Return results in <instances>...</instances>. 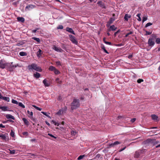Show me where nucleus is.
Wrapping results in <instances>:
<instances>
[{"instance_id": "nucleus-1", "label": "nucleus", "mask_w": 160, "mask_h": 160, "mask_svg": "<svg viewBox=\"0 0 160 160\" xmlns=\"http://www.w3.org/2000/svg\"><path fill=\"white\" fill-rule=\"evenodd\" d=\"M71 109L72 110L76 109L80 106L79 101L78 99H74L71 104Z\"/></svg>"}, {"instance_id": "nucleus-2", "label": "nucleus", "mask_w": 160, "mask_h": 160, "mask_svg": "<svg viewBox=\"0 0 160 160\" xmlns=\"http://www.w3.org/2000/svg\"><path fill=\"white\" fill-rule=\"evenodd\" d=\"M31 69L38 72H41L42 71L41 68L35 63H32L31 64Z\"/></svg>"}, {"instance_id": "nucleus-3", "label": "nucleus", "mask_w": 160, "mask_h": 160, "mask_svg": "<svg viewBox=\"0 0 160 160\" xmlns=\"http://www.w3.org/2000/svg\"><path fill=\"white\" fill-rule=\"evenodd\" d=\"M144 142L145 144L151 143L153 144V145H155L159 143V142L156 141L155 139H147L144 141Z\"/></svg>"}, {"instance_id": "nucleus-4", "label": "nucleus", "mask_w": 160, "mask_h": 160, "mask_svg": "<svg viewBox=\"0 0 160 160\" xmlns=\"http://www.w3.org/2000/svg\"><path fill=\"white\" fill-rule=\"evenodd\" d=\"M69 37L70 38V40L72 42L75 44L77 45L78 44V41L72 35H70Z\"/></svg>"}, {"instance_id": "nucleus-5", "label": "nucleus", "mask_w": 160, "mask_h": 160, "mask_svg": "<svg viewBox=\"0 0 160 160\" xmlns=\"http://www.w3.org/2000/svg\"><path fill=\"white\" fill-rule=\"evenodd\" d=\"M143 151L141 150H138L135 152L134 155V157L136 158H138L141 154L142 153Z\"/></svg>"}, {"instance_id": "nucleus-6", "label": "nucleus", "mask_w": 160, "mask_h": 160, "mask_svg": "<svg viewBox=\"0 0 160 160\" xmlns=\"http://www.w3.org/2000/svg\"><path fill=\"white\" fill-rule=\"evenodd\" d=\"M7 63H6L5 61L3 60H1L0 61V68L4 69L5 68L6 66L7 65Z\"/></svg>"}, {"instance_id": "nucleus-7", "label": "nucleus", "mask_w": 160, "mask_h": 160, "mask_svg": "<svg viewBox=\"0 0 160 160\" xmlns=\"http://www.w3.org/2000/svg\"><path fill=\"white\" fill-rule=\"evenodd\" d=\"M53 49L58 52H62L63 50L60 48L57 47L55 45H53L52 47Z\"/></svg>"}, {"instance_id": "nucleus-8", "label": "nucleus", "mask_w": 160, "mask_h": 160, "mask_svg": "<svg viewBox=\"0 0 160 160\" xmlns=\"http://www.w3.org/2000/svg\"><path fill=\"white\" fill-rule=\"evenodd\" d=\"M157 38V36L156 34H152L151 35L150 37L149 38V39H150L151 40L154 41L155 40H156Z\"/></svg>"}, {"instance_id": "nucleus-9", "label": "nucleus", "mask_w": 160, "mask_h": 160, "mask_svg": "<svg viewBox=\"0 0 160 160\" xmlns=\"http://www.w3.org/2000/svg\"><path fill=\"white\" fill-rule=\"evenodd\" d=\"M155 43L154 41L148 39V44L149 46L151 47L153 46L154 45Z\"/></svg>"}, {"instance_id": "nucleus-10", "label": "nucleus", "mask_w": 160, "mask_h": 160, "mask_svg": "<svg viewBox=\"0 0 160 160\" xmlns=\"http://www.w3.org/2000/svg\"><path fill=\"white\" fill-rule=\"evenodd\" d=\"M97 4L102 8H105V7L103 2L101 1H99L97 2Z\"/></svg>"}, {"instance_id": "nucleus-11", "label": "nucleus", "mask_w": 160, "mask_h": 160, "mask_svg": "<svg viewBox=\"0 0 160 160\" xmlns=\"http://www.w3.org/2000/svg\"><path fill=\"white\" fill-rule=\"evenodd\" d=\"M66 30L67 31L73 34H75V33L74 32V31L73 30V29L71 28L67 27L66 28Z\"/></svg>"}, {"instance_id": "nucleus-12", "label": "nucleus", "mask_w": 160, "mask_h": 160, "mask_svg": "<svg viewBox=\"0 0 160 160\" xmlns=\"http://www.w3.org/2000/svg\"><path fill=\"white\" fill-rule=\"evenodd\" d=\"M5 117H6V118L7 119H12L13 120H15V118H14V117L10 115V114H6V115H5Z\"/></svg>"}, {"instance_id": "nucleus-13", "label": "nucleus", "mask_w": 160, "mask_h": 160, "mask_svg": "<svg viewBox=\"0 0 160 160\" xmlns=\"http://www.w3.org/2000/svg\"><path fill=\"white\" fill-rule=\"evenodd\" d=\"M43 83L45 87H49L50 84L46 79H44L43 81Z\"/></svg>"}, {"instance_id": "nucleus-14", "label": "nucleus", "mask_w": 160, "mask_h": 160, "mask_svg": "<svg viewBox=\"0 0 160 160\" xmlns=\"http://www.w3.org/2000/svg\"><path fill=\"white\" fill-rule=\"evenodd\" d=\"M121 144V142L118 141H116L114 143L111 144L109 146L110 147H113L114 146Z\"/></svg>"}, {"instance_id": "nucleus-15", "label": "nucleus", "mask_w": 160, "mask_h": 160, "mask_svg": "<svg viewBox=\"0 0 160 160\" xmlns=\"http://www.w3.org/2000/svg\"><path fill=\"white\" fill-rule=\"evenodd\" d=\"M33 76L35 78H38L40 77L41 75L38 72H36L33 74Z\"/></svg>"}, {"instance_id": "nucleus-16", "label": "nucleus", "mask_w": 160, "mask_h": 160, "mask_svg": "<svg viewBox=\"0 0 160 160\" xmlns=\"http://www.w3.org/2000/svg\"><path fill=\"white\" fill-rule=\"evenodd\" d=\"M17 20L19 22H24L25 19L23 17H18L17 18Z\"/></svg>"}, {"instance_id": "nucleus-17", "label": "nucleus", "mask_w": 160, "mask_h": 160, "mask_svg": "<svg viewBox=\"0 0 160 160\" xmlns=\"http://www.w3.org/2000/svg\"><path fill=\"white\" fill-rule=\"evenodd\" d=\"M42 54V51L39 49L38 51L37 52V55L38 57H40Z\"/></svg>"}, {"instance_id": "nucleus-18", "label": "nucleus", "mask_w": 160, "mask_h": 160, "mask_svg": "<svg viewBox=\"0 0 160 160\" xmlns=\"http://www.w3.org/2000/svg\"><path fill=\"white\" fill-rule=\"evenodd\" d=\"M131 17V16L130 15H129L128 14H126L125 15L124 18L125 20L127 21L128 20V18H130Z\"/></svg>"}, {"instance_id": "nucleus-19", "label": "nucleus", "mask_w": 160, "mask_h": 160, "mask_svg": "<svg viewBox=\"0 0 160 160\" xmlns=\"http://www.w3.org/2000/svg\"><path fill=\"white\" fill-rule=\"evenodd\" d=\"M22 121H23L24 124L26 125H28L29 124V122L28 120L25 118H23L22 119Z\"/></svg>"}, {"instance_id": "nucleus-20", "label": "nucleus", "mask_w": 160, "mask_h": 160, "mask_svg": "<svg viewBox=\"0 0 160 160\" xmlns=\"http://www.w3.org/2000/svg\"><path fill=\"white\" fill-rule=\"evenodd\" d=\"M22 137L26 138L28 135V133L27 132H22Z\"/></svg>"}, {"instance_id": "nucleus-21", "label": "nucleus", "mask_w": 160, "mask_h": 160, "mask_svg": "<svg viewBox=\"0 0 160 160\" xmlns=\"http://www.w3.org/2000/svg\"><path fill=\"white\" fill-rule=\"evenodd\" d=\"M8 107L6 106L0 107V109L2 111H7Z\"/></svg>"}, {"instance_id": "nucleus-22", "label": "nucleus", "mask_w": 160, "mask_h": 160, "mask_svg": "<svg viewBox=\"0 0 160 160\" xmlns=\"http://www.w3.org/2000/svg\"><path fill=\"white\" fill-rule=\"evenodd\" d=\"M2 99L4 100L7 102H9V97H2Z\"/></svg>"}, {"instance_id": "nucleus-23", "label": "nucleus", "mask_w": 160, "mask_h": 160, "mask_svg": "<svg viewBox=\"0 0 160 160\" xmlns=\"http://www.w3.org/2000/svg\"><path fill=\"white\" fill-rule=\"evenodd\" d=\"M101 48L104 51V52L107 53H108V51L106 49L104 45H102L101 46Z\"/></svg>"}, {"instance_id": "nucleus-24", "label": "nucleus", "mask_w": 160, "mask_h": 160, "mask_svg": "<svg viewBox=\"0 0 160 160\" xmlns=\"http://www.w3.org/2000/svg\"><path fill=\"white\" fill-rule=\"evenodd\" d=\"M19 54L20 56H25L27 55V53L26 52H20L19 53Z\"/></svg>"}, {"instance_id": "nucleus-25", "label": "nucleus", "mask_w": 160, "mask_h": 160, "mask_svg": "<svg viewBox=\"0 0 160 160\" xmlns=\"http://www.w3.org/2000/svg\"><path fill=\"white\" fill-rule=\"evenodd\" d=\"M151 117L152 119L154 120H157L158 118V117L157 115L154 114L152 115H151Z\"/></svg>"}, {"instance_id": "nucleus-26", "label": "nucleus", "mask_w": 160, "mask_h": 160, "mask_svg": "<svg viewBox=\"0 0 160 160\" xmlns=\"http://www.w3.org/2000/svg\"><path fill=\"white\" fill-rule=\"evenodd\" d=\"M110 28L112 31H115L117 29V28L114 25H112L110 26Z\"/></svg>"}, {"instance_id": "nucleus-27", "label": "nucleus", "mask_w": 160, "mask_h": 160, "mask_svg": "<svg viewBox=\"0 0 160 160\" xmlns=\"http://www.w3.org/2000/svg\"><path fill=\"white\" fill-rule=\"evenodd\" d=\"M32 38V39H34V40H35L38 43H40V39L39 38H36V37H33V38Z\"/></svg>"}, {"instance_id": "nucleus-28", "label": "nucleus", "mask_w": 160, "mask_h": 160, "mask_svg": "<svg viewBox=\"0 0 160 160\" xmlns=\"http://www.w3.org/2000/svg\"><path fill=\"white\" fill-rule=\"evenodd\" d=\"M63 113V110L62 109L59 110L57 113V114L58 115H60L62 114Z\"/></svg>"}, {"instance_id": "nucleus-29", "label": "nucleus", "mask_w": 160, "mask_h": 160, "mask_svg": "<svg viewBox=\"0 0 160 160\" xmlns=\"http://www.w3.org/2000/svg\"><path fill=\"white\" fill-rule=\"evenodd\" d=\"M55 69L56 68L55 67L51 66L49 67L48 69L51 71H54Z\"/></svg>"}, {"instance_id": "nucleus-30", "label": "nucleus", "mask_w": 160, "mask_h": 160, "mask_svg": "<svg viewBox=\"0 0 160 160\" xmlns=\"http://www.w3.org/2000/svg\"><path fill=\"white\" fill-rule=\"evenodd\" d=\"M51 122L53 123L55 125L57 126H58L59 125V124L58 123L56 122L54 120H52V121H51Z\"/></svg>"}, {"instance_id": "nucleus-31", "label": "nucleus", "mask_w": 160, "mask_h": 160, "mask_svg": "<svg viewBox=\"0 0 160 160\" xmlns=\"http://www.w3.org/2000/svg\"><path fill=\"white\" fill-rule=\"evenodd\" d=\"M115 19L114 18H111L109 21L108 22L109 24H112L114 21Z\"/></svg>"}, {"instance_id": "nucleus-32", "label": "nucleus", "mask_w": 160, "mask_h": 160, "mask_svg": "<svg viewBox=\"0 0 160 160\" xmlns=\"http://www.w3.org/2000/svg\"><path fill=\"white\" fill-rule=\"evenodd\" d=\"M140 16H141L140 13H138L136 15V16L138 17V18L137 19V20L139 21H141V19L140 17Z\"/></svg>"}, {"instance_id": "nucleus-33", "label": "nucleus", "mask_w": 160, "mask_h": 160, "mask_svg": "<svg viewBox=\"0 0 160 160\" xmlns=\"http://www.w3.org/2000/svg\"><path fill=\"white\" fill-rule=\"evenodd\" d=\"M71 135L72 136H75L76 135L77 132H76V131H72L71 132Z\"/></svg>"}, {"instance_id": "nucleus-34", "label": "nucleus", "mask_w": 160, "mask_h": 160, "mask_svg": "<svg viewBox=\"0 0 160 160\" xmlns=\"http://www.w3.org/2000/svg\"><path fill=\"white\" fill-rule=\"evenodd\" d=\"M85 156V155H80L78 157L77 159L78 160H81Z\"/></svg>"}, {"instance_id": "nucleus-35", "label": "nucleus", "mask_w": 160, "mask_h": 160, "mask_svg": "<svg viewBox=\"0 0 160 160\" xmlns=\"http://www.w3.org/2000/svg\"><path fill=\"white\" fill-rule=\"evenodd\" d=\"M32 106L34 107L35 108L37 109V110L39 111H41L42 110V108H39L38 107H37L35 105H32Z\"/></svg>"}, {"instance_id": "nucleus-36", "label": "nucleus", "mask_w": 160, "mask_h": 160, "mask_svg": "<svg viewBox=\"0 0 160 160\" xmlns=\"http://www.w3.org/2000/svg\"><path fill=\"white\" fill-rule=\"evenodd\" d=\"M156 42L158 44H160V38H157L156 40Z\"/></svg>"}, {"instance_id": "nucleus-37", "label": "nucleus", "mask_w": 160, "mask_h": 160, "mask_svg": "<svg viewBox=\"0 0 160 160\" xmlns=\"http://www.w3.org/2000/svg\"><path fill=\"white\" fill-rule=\"evenodd\" d=\"M54 71L55 74H58L60 73V72L56 68Z\"/></svg>"}, {"instance_id": "nucleus-38", "label": "nucleus", "mask_w": 160, "mask_h": 160, "mask_svg": "<svg viewBox=\"0 0 160 160\" xmlns=\"http://www.w3.org/2000/svg\"><path fill=\"white\" fill-rule=\"evenodd\" d=\"M12 63H13L12 62H11V68H16L17 67V66H18V64H17V65H14L12 64Z\"/></svg>"}, {"instance_id": "nucleus-39", "label": "nucleus", "mask_w": 160, "mask_h": 160, "mask_svg": "<svg viewBox=\"0 0 160 160\" xmlns=\"http://www.w3.org/2000/svg\"><path fill=\"white\" fill-rule=\"evenodd\" d=\"M18 104L19 106L21 107L22 108H25L24 105L22 102L18 103Z\"/></svg>"}, {"instance_id": "nucleus-40", "label": "nucleus", "mask_w": 160, "mask_h": 160, "mask_svg": "<svg viewBox=\"0 0 160 160\" xmlns=\"http://www.w3.org/2000/svg\"><path fill=\"white\" fill-rule=\"evenodd\" d=\"M10 134L11 136L12 137H14L15 136L14 135V132L12 131V130H11L10 133Z\"/></svg>"}, {"instance_id": "nucleus-41", "label": "nucleus", "mask_w": 160, "mask_h": 160, "mask_svg": "<svg viewBox=\"0 0 160 160\" xmlns=\"http://www.w3.org/2000/svg\"><path fill=\"white\" fill-rule=\"evenodd\" d=\"M0 137L3 139H6V135L5 134L0 135Z\"/></svg>"}, {"instance_id": "nucleus-42", "label": "nucleus", "mask_w": 160, "mask_h": 160, "mask_svg": "<svg viewBox=\"0 0 160 160\" xmlns=\"http://www.w3.org/2000/svg\"><path fill=\"white\" fill-rule=\"evenodd\" d=\"M152 23L151 22H148V23L145 26V28H147L148 27L152 25Z\"/></svg>"}, {"instance_id": "nucleus-43", "label": "nucleus", "mask_w": 160, "mask_h": 160, "mask_svg": "<svg viewBox=\"0 0 160 160\" xmlns=\"http://www.w3.org/2000/svg\"><path fill=\"white\" fill-rule=\"evenodd\" d=\"M148 18L147 16H144L143 17L142 22H143L147 20Z\"/></svg>"}, {"instance_id": "nucleus-44", "label": "nucleus", "mask_w": 160, "mask_h": 160, "mask_svg": "<svg viewBox=\"0 0 160 160\" xmlns=\"http://www.w3.org/2000/svg\"><path fill=\"white\" fill-rule=\"evenodd\" d=\"M12 103H14V104H18V102H17L16 100H14L13 99H12Z\"/></svg>"}, {"instance_id": "nucleus-45", "label": "nucleus", "mask_w": 160, "mask_h": 160, "mask_svg": "<svg viewBox=\"0 0 160 160\" xmlns=\"http://www.w3.org/2000/svg\"><path fill=\"white\" fill-rule=\"evenodd\" d=\"M61 47L63 49H64V50L66 49V46L64 44H63V43L62 44Z\"/></svg>"}, {"instance_id": "nucleus-46", "label": "nucleus", "mask_w": 160, "mask_h": 160, "mask_svg": "<svg viewBox=\"0 0 160 160\" xmlns=\"http://www.w3.org/2000/svg\"><path fill=\"white\" fill-rule=\"evenodd\" d=\"M48 135L50 136H51L52 138L55 139H56L57 138V137H56L54 136L52 134H50V133H48Z\"/></svg>"}, {"instance_id": "nucleus-47", "label": "nucleus", "mask_w": 160, "mask_h": 160, "mask_svg": "<svg viewBox=\"0 0 160 160\" xmlns=\"http://www.w3.org/2000/svg\"><path fill=\"white\" fill-rule=\"evenodd\" d=\"M41 113H42L43 114H44V115L47 116V117H48L50 118V116H48L47 114V113L46 112H41Z\"/></svg>"}, {"instance_id": "nucleus-48", "label": "nucleus", "mask_w": 160, "mask_h": 160, "mask_svg": "<svg viewBox=\"0 0 160 160\" xmlns=\"http://www.w3.org/2000/svg\"><path fill=\"white\" fill-rule=\"evenodd\" d=\"M57 29H62L63 28V26L62 25H59L57 27Z\"/></svg>"}, {"instance_id": "nucleus-49", "label": "nucleus", "mask_w": 160, "mask_h": 160, "mask_svg": "<svg viewBox=\"0 0 160 160\" xmlns=\"http://www.w3.org/2000/svg\"><path fill=\"white\" fill-rule=\"evenodd\" d=\"M133 32L132 31L130 32H129L127 33L125 36V37H127L129 35L132 34L133 33Z\"/></svg>"}, {"instance_id": "nucleus-50", "label": "nucleus", "mask_w": 160, "mask_h": 160, "mask_svg": "<svg viewBox=\"0 0 160 160\" xmlns=\"http://www.w3.org/2000/svg\"><path fill=\"white\" fill-rule=\"evenodd\" d=\"M114 45L117 47H120L124 45V44L122 43H120L119 44H114Z\"/></svg>"}, {"instance_id": "nucleus-51", "label": "nucleus", "mask_w": 160, "mask_h": 160, "mask_svg": "<svg viewBox=\"0 0 160 160\" xmlns=\"http://www.w3.org/2000/svg\"><path fill=\"white\" fill-rule=\"evenodd\" d=\"M143 79H139L138 80L137 82L138 83H140L142 82H143Z\"/></svg>"}, {"instance_id": "nucleus-52", "label": "nucleus", "mask_w": 160, "mask_h": 160, "mask_svg": "<svg viewBox=\"0 0 160 160\" xmlns=\"http://www.w3.org/2000/svg\"><path fill=\"white\" fill-rule=\"evenodd\" d=\"M105 43L106 44H108L109 45H113V44L111 42L107 41L105 42Z\"/></svg>"}, {"instance_id": "nucleus-53", "label": "nucleus", "mask_w": 160, "mask_h": 160, "mask_svg": "<svg viewBox=\"0 0 160 160\" xmlns=\"http://www.w3.org/2000/svg\"><path fill=\"white\" fill-rule=\"evenodd\" d=\"M152 33V32H150L148 31H146V35H150Z\"/></svg>"}, {"instance_id": "nucleus-54", "label": "nucleus", "mask_w": 160, "mask_h": 160, "mask_svg": "<svg viewBox=\"0 0 160 160\" xmlns=\"http://www.w3.org/2000/svg\"><path fill=\"white\" fill-rule=\"evenodd\" d=\"M126 148V146L124 147L123 148L120 149L119 151V152H121L122 151L124 150L125 149V148Z\"/></svg>"}, {"instance_id": "nucleus-55", "label": "nucleus", "mask_w": 160, "mask_h": 160, "mask_svg": "<svg viewBox=\"0 0 160 160\" xmlns=\"http://www.w3.org/2000/svg\"><path fill=\"white\" fill-rule=\"evenodd\" d=\"M36 157V156L35 155L33 154H31V158H35V157Z\"/></svg>"}, {"instance_id": "nucleus-56", "label": "nucleus", "mask_w": 160, "mask_h": 160, "mask_svg": "<svg viewBox=\"0 0 160 160\" xmlns=\"http://www.w3.org/2000/svg\"><path fill=\"white\" fill-rule=\"evenodd\" d=\"M56 64L57 65H58V66H59V65H61V62L59 61L56 62Z\"/></svg>"}, {"instance_id": "nucleus-57", "label": "nucleus", "mask_w": 160, "mask_h": 160, "mask_svg": "<svg viewBox=\"0 0 160 160\" xmlns=\"http://www.w3.org/2000/svg\"><path fill=\"white\" fill-rule=\"evenodd\" d=\"M136 118H133L131 120V121L132 122H133L136 121Z\"/></svg>"}, {"instance_id": "nucleus-58", "label": "nucleus", "mask_w": 160, "mask_h": 160, "mask_svg": "<svg viewBox=\"0 0 160 160\" xmlns=\"http://www.w3.org/2000/svg\"><path fill=\"white\" fill-rule=\"evenodd\" d=\"M38 29H39L38 28H36V29H35V30H33L32 31V32L33 33H35V32H36L37 31V30H38Z\"/></svg>"}, {"instance_id": "nucleus-59", "label": "nucleus", "mask_w": 160, "mask_h": 160, "mask_svg": "<svg viewBox=\"0 0 160 160\" xmlns=\"http://www.w3.org/2000/svg\"><path fill=\"white\" fill-rule=\"evenodd\" d=\"M120 30H118L116 32H115L114 33V35L115 36L119 32H120Z\"/></svg>"}, {"instance_id": "nucleus-60", "label": "nucleus", "mask_w": 160, "mask_h": 160, "mask_svg": "<svg viewBox=\"0 0 160 160\" xmlns=\"http://www.w3.org/2000/svg\"><path fill=\"white\" fill-rule=\"evenodd\" d=\"M15 150H12V151H10V153L11 154H14V153H15Z\"/></svg>"}, {"instance_id": "nucleus-61", "label": "nucleus", "mask_w": 160, "mask_h": 160, "mask_svg": "<svg viewBox=\"0 0 160 160\" xmlns=\"http://www.w3.org/2000/svg\"><path fill=\"white\" fill-rule=\"evenodd\" d=\"M22 44H22V42H21V43H17V45H18V46H19L20 45H22Z\"/></svg>"}, {"instance_id": "nucleus-62", "label": "nucleus", "mask_w": 160, "mask_h": 160, "mask_svg": "<svg viewBox=\"0 0 160 160\" xmlns=\"http://www.w3.org/2000/svg\"><path fill=\"white\" fill-rule=\"evenodd\" d=\"M0 127L4 128L5 127L4 125H3L2 124H0Z\"/></svg>"}, {"instance_id": "nucleus-63", "label": "nucleus", "mask_w": 160, "mask_h": 160, "mask_svg": "<svg viewBox=\"0 0 160 160\" xmlns=\"http://www.w3.org/2000/svg\"><path fill=\"white\" fill-rule=\"evenodd\" d=\"M29 8H30V5H29L28 6H27L25 8L26 10L27 9H28Z\"/></svg>"}, {"instance_id": "nucleus-64", "label": "nucleus", "mask_w": 160, "mask_h": 160, "mask_svg": "<svg viewBox=\"0 0 160 160\" xmlns=\"http://www.w3.org/2000/svg\"><path fill=\"white\" fill-rule=\"evenodd\" d=\"M31 119L34 121V122H36V119H35L33 118H31Z\"/></svg>"}]
</instances>
